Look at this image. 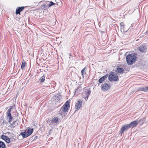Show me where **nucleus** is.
I'll use <instances>...</instances> for the list:
<instances>
[{"instance_id": "0eeeda50", "label": "nucleus", "mask_w": 148, "mask_h": 148, "mask_svg": "<svg viewBox=\"0 0 148 148\" xmlns=\"http://www.w3.org/2000/svg\"><path fill=\"white\" fill-rule=\"evenodd\" d=\"M140 120H137L136 121H134L131 122L129 124H128L130 128H133L136 126L138 123L140 121Z\"/></svg>"}, {"instance_id": "f03ea898", "label": "nucleus", "mask_w": 148, "mask_h": 148, "mask_svg": "<svg viewBox=\"0 0 148 148\" xmlns=\"http://www.w3.org/2000/svg\"><path fill=\"white\" fill-rule=\"evenodd\" d=\"M136 57L133 54H129L126 57L127 63L128 65H132L136 60Z\"/></svg>"}, {"instance_id": "dca6fc26", "label": "nucleus", "mask_w": 148, "mask_h": 148, "mask_svg": "<svg viewBox=\"0 0 148 148\" xmlns=\"http://www.w3.org/2000/svg\"><path fill=\"white\" fill-rule=\"evenodd\" d=\"M60 96L57 94L54 95L53 97V99L56 101H58L60 100Z\"/></svg>"}, {"instance_id": "4468645a", "label": "nucleus", "mask_w": 148, "mask_h": 148, "mask_svg": "<svg viewBox=\"0 0 148 148\" xmlns=\"http://www.w3.org/2000/svg\"><path fill=\"white\" fill-rule=\"evenodd\" d=\"M123 71L124 70L123 69L121 68H118L116 70V73H123Z\"/></svg>"}, {"instance_id": "aec40b11", "label": "nucleus", "mask_w": 148, "mask_h": 148, "mask_svg": "<svg viewBox=\"0 0 148 148\" xmlns=\"http://www.w3.org/2000/svg\"><path fill=\"white\" fill-rule=\"evenodd\" d=\"M5 145L4 143L0 141V148H5Z\"/></svg>"}, {"instance_id": "a878e982", "label": "nucleus", "mask_w": 148, "mask_h": 148, "mask_svg": "<svg viewBox=\"0 0 148 148\" xmlns=\"http://www.w3.org/2000/svg\"><path fill=\"white\" fill-rule=\"evenodd\" d=\"M25 62L22 63V64H21V68L22 69H23V68H24V67L25 66Z\"/></svg>"}, {"instance_id": "ddd939ff", "label": "nucleus", "mask_w": 148, "mask_h": 148, "mask_svg": "<svg viewBox=\"0 0 148 148\" xmlns=\"http://www.w3.org/2000/svg\"><path fill=\"white\" fill-rule=\"evenodd\" d=\"M146 48L145 46H142L139 47V50L140 51L142 52H145Z\"/></svg>"}, {"instance_id": "5701e85b", "label": "nucleus", "mask_w": 148, "mask_h": 148, "mask_svg": "<svg viewBox=\"0 0 148 148\" xmlns=\"http://www.w3.org/2000/svg\"><path fill=\"white\" fill-rule=\"evenodd\" d=\"M45 76L44 75H43L40 77L39 80L40 82H43L45 80Z\"/></svg>"}, {"instance_id": "bb28decb", "label": "nucleus", "mask_w": 148, "mask_h": 148, "mask_svg": "<svg viewBox=\"0 0 148 148\" xmlns=\"http://www.w3.org/2000/svg\"><path fill=\"white\" fill-rule=\"evenodd\" d=\"M42 6L43 7V8L44 9L46 8L47 7V5L46 4H43L42 5Z\"/></svg>"}, {"instance_id": "1a4fd4ad", "label": "nucleus", "mask_w": 148, "mask_h": 148, "mask_svg": "<svg viewBox=\"0 0 148 148\" xmlns=\"http://www.w3.org/2000/svg\"><path fill=\"white\" fill-rule=\"evenodd\" d=\"M50 121L51 123H57L58 121V118L56 117H53L50 119Z\"/></svg>"}, {"instance_id": "4be33fe9", "label": "nucleus", "mask_w": 148, "mask_h": 148, "mask_svg": "<svg viewBox=\"0 0 148 148\" xmlns=\"http://www.w3.org/2000/svg\"><path fill=\"white\" fill-rule=\"evenodd\" d=\"M86 69V67L84 68L82 71L81 72V74L82 76L83 77V78L84 77V74L86 73V72L85 71V69Z\"/></svg>"}, {"instance_id": "423d86ee", "label": "nucleus", "mask_w": 148, "mask_h": 148, "mask_svg": "<svg viewBox=\"0 0 148 148\" xmlns=\"http://www.w3.org/2000/svg\"><path fill=\"white\" fill-rule=\"evenodd\" d=\"M110 88V85L108 84H104L101 86V89L104 91L109 90Z\"/></svg>"}, {"instance_id": "cd10ccee", "label": "nucleus", "mask_w": 148, "mask_h": 148, "mask_svg": "<svg viewBox=\"0 0 148 148\" xmlns=\"http://www.w3.org/2000/svg\"><path fill=\"white\" fill-rule=\"evenodd\" d=\"M120 25L121 26V27L122 28L124 27V25L123 23H121L120 24Z\"/></svg>"}, {"instance_id": "7ed1b4c3", "label": "nucleus", "mask_w": 148, "mask_h": 148, "mask_svg": "<svg viewBox=\"0 0 148 148\" xmlns=\"http://www.w3.org/2000/svg\"><path fill=\"white\" fill-rule=\"evenodd\" d=\"M108 79L110 81H117L119 79L117 75L114 74V72H112L108 76Z\"/></svg>"}, {"instance_id": "9d476101", "label": "nucleus", "mask_w": 148, "mask_h": 148, "mask_svg": "<svg viewBox=\"0 0 148 148\" xmlns=\"http://www.w3.org/2000/svg\"><path fill=\"white\" fill-rule=\"evenodd\" d=\"M1 138L8 143H9L10 142V138L7 136L2 135L1 136Z\"/></svg>"}, {"instance_id": "c85d7f7f", "label": "nucleus", "mask_w": 148, "mask_h": 148, "mask_svg": "<svg viewBox=\"0 0 148 148\" xmlns=\"http://www.w3.org/2000/svg\"><path fill=\"white\" fill-rule=\"evenodd\" d=\"M146 90H147V91H148V86L147 87H146Z\"/></svg>"}, {"instance_id": "20e7f679", "label": "nucleus", "mask_w": 148, "mask_h": 148, "mask_svg": "<svg viewBox=\"0 0 148 148\" xmlns=\"http://www.w3.org/2000/svg\"><path fill=\"white\" fill-rule=\"evenodd\" d=\"M91 92V91L89 90H87L82 93V97L86 100H87L89 95Z\"/></svg>"}, {"instance_id": "b1692460", "label": "nucleus", "mask_w": 148, "mask_h": 148, "mask_svg": "<svg viewBox=\"0 0 148 148\" xmlns=\"http://www.w3.org/2000/svg\"><path fill=\"white\" fill-rule=\"evenodd\" d=\"M55 4V3H53L52 1H51L50 2V4H49L47 6L48 7H49L51 6H52L53 5H54Z\"/></svg>"}, {"instance_id": "f3484780", "label": "nucleus", "mask_w": 148, "mask_h": 148, "mask_svg": "<svg viewBox=\"0 0 148 148\" xmlns=\"http://www.w3.org/2000/svg\"><path fill=\"white\" fill-rule=\"evenodd\" d=\"M17 121H13V123L10 125L11 127L14 128L15 126H17L18 124Z\"/></svg>"}, {"instance_id": "393cba45", "label": "nucleus", "mask_w": 148, "mask_h": 148, "mask_svg": "<svg viewBox=\"0 0 148 148\" xmlns=\"http://www.w3.org/2000/svg\"><path fill=\"white\" fill-rule=\"evenodd\" d=\"M12 109V108H11L10 107V108L8 110L7 112H6L7 114H11L10 113V112Z\"/></svg>"}, {"instance_id": "412c9836", "label": "nucleus", "mask_w": 148, "mask_h": 148, "mask_svg": "<svg viewBox=\"0 0 148 148\" xmlns=\"http://www.w3.org/2000/svg\"><path fill=\"white\" fill-rule=\"evenodd\" d=\"M146 87H143L140 88L139 89V90L143 91L144 92H147Z\"/></svg>"}, {"instance_id": "f257e3e1", "label": "nucleus", "mask_w": 148, "mask_h": 148, "mask_svg": "<svg viewBox=\"0 0 148 148\" xmlns=\"http://www.w3.org/2000/svg\"><path fill=\"white\" fill-rule=\"evenodd\" d=\"M69 106V102L67 101L62 107L61 110L59 112V114L62 116V117L66 115V112L68 110V108Z\"/></svg>"}, {"instance_id": "2eb2a0df", "label": "nucleus", "mask_w": 148, "mask_h": 148, "mask_svg": "<svg viewBox=\"0 0 148 148\" xmlns=\"http://www.w3.org/2000/svg\"><path fill=\"white\" fill-rule=\"evenodd\" d=\"M20 135L22 136L23 138H26L29 136L26 132L21 133Z\"/></svg>"}, {"instance_id": "6ab92c4d", "label": "nucleus", "mask_w": 148, "mask_h": 148, "mask_svg": "<svg viewBox=\"0 0 148 148\" xmlns=\"http://www.w3.org/2000/svg\"><path fill=\"white\" fill-rule=\"evenodd\" d=\"M33 131V130L32 129H29L26 132H27V133L30 136L31 135Z\"/></svg>"}, {"instance_id": "39448f33", "label": "nucleus", "mask_w": 148, "mask_h": 148, "mask_svg": "<svg viewBox=\"0 0 148 148\" xmlns=\"http://www.w3.org/2000/svg\"><path fill=\"white\" fill-rule=\"evenodd\" d=\"M82 101L81 99H79L77 102L75 107V108L76 109V111L78 110L81 107Z\"/></svg>"}, {"instance_id": "9b49d317", "label": "nucleus", "mask_w": 148, "mask_h": 148, "mask_svg": "<svg viewBox=\"0 0 148 148\" xmlns=\"http://www.w3.org/2000/svg\"><path fill=\"white\" fill-rule=\"evenodd\" d=\"M24 8L25 7L23 6L18 8L16 10V14H20V12L23 11Z\"/></svg>"}, {"instance_id": "f8f14e48", "label": "nucleus", "mask_w": 148, "mask_h": 148, "mask_svg": "<svg viewBox=\"0 0 148 148\" xmlns=\"http://www.w3.org/2000/svg\"><path fill=\"white\" fill-rule=\"evenodd\" d=\"M108 76V74H107L104 76L101 77L99 79L98 81L100 83H102L106 79V78Z\"/></svg>"}, {"instance_id": "6e6552de", "label": "nucleus", "mask_w": 148, "mask_h": 148, "mask_svg": "<svg viewBox=\"0 0 148 148\" xmlns=\"http://www.w3.org/2000/svg\"><path fill=\"white\" fill-rule=\"evenodd\" d=\"M130 128L129 126L128 125H123L121 128L120 132V134H121L123 133L124 131L127 130Z\"/></svg>"}, {"instance_id": "a211bd4d", "label": "nucleus", "mask_w": 148, "mask_h": 148, "mask_svg": "<svg viewBox=\"0 0 148 148\" xmlns=\"http://www.w3.org/2000/svg\"><path fill=\"white\" fill-rule=\"evenodd\" d=\"M7 118L8 119H9L8 122L9 123H10L13 119L12 117L11 116V114H8Z\"/></svg>"}]
</instances>
